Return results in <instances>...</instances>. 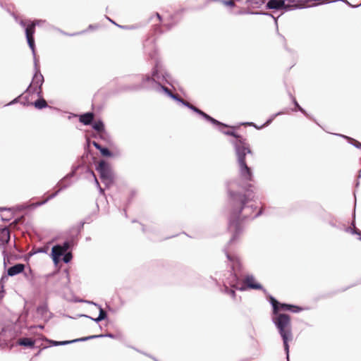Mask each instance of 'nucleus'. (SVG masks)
<instances>
[{
	"label": "nucleus",
	"mask_w": 361,
	"mask_h": 361,
	"mask_svg": "<svg viewBox=\"0 0 361 361\" xmlns=\"http://www.w3.org/2000/svg\"><path fill=\"white\" fill-rule=\"evenodd\" d=\"M223 133H225V134H226V135H233V136H234V137H235L237 138L236 141H235V142H233L234 145H235V142H237V141H238L239 140H242L245 142V141H244L242 138L239 137V136H238L237 135H235L233 132L224 131Z\"/></svg>",
	"instance_id": "26"
},
{
	"label": "nucleus",
	"mask_w": 361,
	"mask_h": 361,
	"mask_svg": "<svg viewBox=\"0 0 361 361\" xmlns=\"http://www.w3.org/2000/svg\"><path fill=\"white\" fill-rule=\"evenodd\" d=\"M34 105L37 109H42L47 106V102L44 99H38L35 102Z\"/></svg>",
	"instance_id": "21"
},
{
	"label": "nucleus",
	"mask_w": 361,
	"mask_h": 361,
	"mask_svg": "<svg viewBox=\"0 0 361 361\" xmlns=\"http://www.w3.org/2000/svg\"><path fill=\"white\" fill-rule=\"evenodd\" d=\"M221 290L222 293L231 296L233 300H235L236 294L235 288H231L230 286H226L225 283H223V287Z\"/></svg>",
	"instance_id": "15"
},
{
	"label": "nucleus",
	"mask_w": 361,
	"mask_h": 361,
	"mask_svg": "<svg viewBox=\"0 0 361 361\" xmlns=\"http://www.w3.org/2000/svg\"><path fill=\"white\" fill-rule=\"evenodd\" d=\"M43 76L41 73H36L32 78L30 86L34 89L40 88L43 83Z\"/></svg>",
	"instance_id": "14"
},
{
	"label": "nucleus",
	"mask_w": 361,
	"mask_h": 361,
	"mask_svg": "<svg viewBox=\"0 0 361 361\" xmlns=\"http://www.w3.org/2000/svg\"><path fill=\"white\" fill-rule=\"evenodd\" d=\"M93 337H82V338L74 339L72 341H56L51 340V341H49V343L54 346L65 345H68V344L73 343L86 341L90 340Z\"/></svg>",
	"instance_id": "12"
},
{
	"label": "nucleus",
	"mask_w": 361,
	"mask_h": 361,
	"mask_svg": "<svg viewBox=\"0 0 361 361\" xmlns=\"http://www.w3.org/2000/svg\"><path fill=\"white\" fill-rule=\"evenodd\" d=\"M38 20L32 22L30 25H26L24 21L20 22V25L25 27V35L27 41V44L31 49L32 54L35 55V41H34V33L36 25L39 24Z\"/></svg>",
	"instance_id": "7"
},
{
	"label": "nucleus",
	"mask_w": 361,
	"mask_h": 361,
	"mask_svg": "<svg viewBox=\"0 0 361 361\" xmlns=\"http://www.w3.org/2000/svg\"><path fill=\"white\" fill-rule=\"evenodd\" d=\"M65 274V276L66 277L68 281H69V276H68V273L67 271H65L64 273Z\"/></svg>",
	"instance_id": "38"
},
{
	"label": "nucleus",
	"mask_w": 361,
	"mask_h": 361,
	"mask_svg": "<svg viewBox=\"0 0 361 361\" xmlns=\"http://www.w3.org/2000/svg\"><path fill=\"white\" fill-rule=\"evenodd\" d=\"M229 228L231 231H235V232H239L241 229L240 228V226H238V222L235 221H231L230 223Z\"/></svg>",
	"instance_id": "23"
},
{
	"label": "nucleus",
	"mask_w": 361,
	"mask_h": 361,
	"mask_svg": "<svg viewBox=\"0 0 361 361\" xmlns=\"http://www.w3.org/2000/svg\"><path fill=\"white\" fill-rule=\"evenodd\" d=\"M247 124L249 125V126H254L253 123H247Z\"/></svg>",
	"instance_id": "39"
},
{
	"label": "nucleus",
	"mask_w": 361,
	"mask_h": 361,
	"mask_svg": "<svg viewBox=\"0 0 361 361\" xmlns=\"http://www.w3.org/2000/svg\"><path fill=\"white\" fill-rule=\"evenodd\" d=\"M355 143H353V145L356 147H361V143H360L359 142L356 141V140H354Z\"/></svg>",
	"instance_id": "36"
},
{
	"label": "nucleus",
	"mask_w": 361,
	"mask_h": 361,
	"mask_svg": "<svg viewBox=\"0 0 361 361\" xmlns=\"http://www.w3.org/2000/svg\"><path fill=\"white\" fill-rule=\"evenodd\" d=\"M360 239L361 240V237L360 238Z\"/></svg>",
	"instance_id": "41"
},
{
	"label": "nucleus",
	"mask_w": 361,
	"mask_h": 361,
	"mask_svg": "<svg viewBox=\"0 0 361 361\" xmlns=\"http://www.w3.org/2000/svg\"><path fill=\"white\" fill-rule=\"evenodd\" d=\"M270 303L273 307V314H280L279 311L281 310H288L293 312H299L302 310V307L296 305L281 303L272 296H270Z\"/></svg>",
	"instance_id": "6"
},
{
	"label": "nucleus",
	"mask_w": 361,
	"mask_h": 361,
	"mask_svg": "<svg viewBox=\"0 0 361 361\" xmlns=\"http://www.w3.org/2000/svg\"><path fill=\"white\" fill-rule=\"evenodd\" d=\"M272 321L280 334L283 343L284 350L286 354V360L289 361L288 342L293 340L292 326L290 317L287 314H274Z\"/></svg>",
	"instance_id": "2"
},
{
	"label": "nucleus",
	"mask_w": 361,
	"mask_h": 361,
	"mask_svg": "<svg viewBox=\"0 0 361 361\" xmlns=\"http://www.w3.org/2000/svg\"><path fill=\"white\" fill-rule=\"evenodd\" d=\"M92 145L95 147L96 149L100 150L101 148L102 147L100 145H99L97 142H92Z\"/></svg>",
	"instance_id": "31"
},
{
	"label": "nucleus",
	"mask_w": 361,
	"mask_h": 361,
	"mask_svg": "<svg viewBox=\"0 0 361 361\" xmlns=\"http://www.w3.org/2000/svg\"><path fill=\"white\" fill-rule=\"evenodd\" d=\"M95 182H96L97 185H99V183H98L97 180V178H95Z\"/></svg>",
	"instance_id": "40"
},
{
	"label": "nucleus",
	"mask_w": 361,
	"mask_h": 361,
	"mask_svg": "<svg viewBox=\"0 0 361 361\" xmlns=\"http://www.w3.org/2000/svg\"><path fill=\"white\" fill-rule=\"evenodd\" d=\"M97 170L104 183L107 186L110 185L113 181V173L109 164L104 160L100 161L97 166Z\"/></svg>",
	"instance_id": "5"
},
{
	"label": "nucleus",
	"mask_w": 361,
	"mask_h": 361,
	"mask_svg": "<svg viewBox=\"0 0 361 361\" xmlns=\"http://www.w3.org/2000/svg\"><path fill=\"white\" fill-rule=\"evenodd\" d=\"M7 245L8 248H16V244L15 240L11 239L10 231L8 228H0V245Z\"/></svg>",
	"instance_id": "10"
},
{
	"label": "nucleus",
	"mask_w": 361,
	"mask_h": 361,
	"mask_svg": "<svg viewBox=\"0 0 361 361\" xmlns=\"http://www.w3.org/2000/svg\"><path fill=\"white\" fill-rule=\"evenodd\" d=\"M4 295H5V290L4 288V286L2 285V289H0V298L3 299V298L4 297Z\"/></svg>",
	"instance_id": "30"
},
{
	"label": "nucleus",
	"mask_w": 361,
	"mask_h": 361,
	"mask_svg": "<svg viewBox=\"0 0 361 361\" xmlns=\"http://www.w3.org/2000/svg\"><path fill=\"white\" fill-rule=\"evenodd\" d=\"M7 279L6 276H2L1 280H0V288L2 289V285L4 286V279Z\"/></svg>",
	"instance_id": "32"
},
{
	"label": "nucleus",
	"mask_w": 361,
	"mask_h": 361,
	"mask_svg": "<svg viewBox=\"0 0 361 361\" xmlns=\"http://www.w3.org/2000/svg\"><path fill=\"white\" fill-rule=\"evenodd\" d=\"M18 343L22 346L32 348L35 345V341L29 338H22L18 341Z\"/></svg>",
	"instance_id": "18"
},
{
	"label": "nucleus",
	"mask_w": 361,
	"mask_h": 361,
	"mask_svg": "<svg viewBox=\"0 0 361 361\" xmlns=\"http://www.w3.org/2000/svg\"><path fill=\"white\" fill-rule=\"evenodd\" d=\"M92 127L95 130L98 132H101L104 130V124L100 121L94 122L92 125Z\"/></svg>",
	"instance_id": "22"
},
{
	"label": "nucleus",
	"mask_w": 361,
	"mask_h": 361,
	"mask_svg": "<svg viewBox=\"0 0 361 361\" xmlns=\"http://www.w3.org/2000/svg\"><path fill=\"white\" fill-rule=\"evenodd\" d=\"M47 250H34V252L30 253L31 255H34L37 252H46Z\"/></svg>",
	"instance_id": "34"
},
{
	"label": "nucleus",
	"mask_w": 361,
	"mask_h": 361,
	"mask_svg": "<svg viewBox=\"0 0 361 361\" xmlns=\"http://www.w3.org/2000/svg\"><path fill=\"white\" fill-rule=\"evenodd\" d=\"M284 5L283 0H270L267 4V7L270 9H277L282 8Z\"/></svg>",
	"instance_id": "16"
},
{
	"label": "nucleus",
	"mask_w": 361,
	"mask_h": 361,
	"mask_svg": "<svg viewBox=\"0 0 361 361\" xmlns=\"http://www.w3.org/2000/svg\"><path fill=\"white\" fill-rule=\"evenodd\" d=\"M279 114H281V113H278L277 114L273 116V117L271 119L267 121V122L266 123V125L269 124L272 121V120L274 118V117L276 116L277 115H279Z\"/></svg>",
	"instance_id": "35"
},
{
	"label": "nucleus",
	"mask_w": 361,
	"mask_h": 361,
	"mask_svg": "<svg viewBox=\"0 0 361 361\" xmlns=\"http://www.w3.org/2000/svg\"><path fill=\"white\" fill-rule=\"evenodd\" d=\"M146 79H147V80H153V81H157V70H154V71H153V73H152V78H150V77L147 76V77L146 78Z\"/></svg>",
	"instance_id": "27"
},
{
	"label": "nucleus",
	"mask_w": 361,
	"mask_h": 361,
	"mask_svg": "<svg viewBox=\"0 0 361 361\" xmlns=\"http://www.w3.org/2000/svg\"><path fill=\"white\" fill-rule=\"evenodd\" d=\"M226 255L231 263V267L233 272L229 274V276L223 281V283L226 286H230L231 288H235L239 290V288L242 284V281L240 277L238 276L237 271L241 268V262L239 257L234 253L231 252H226Z\"/></svg>",
	"instance_id": "3"
},
{
	"label": "nucleus",
	"mask_w": 361,
	"mask_h": 361,
	"mask_svg": "<svg viewBox=\"0 0 361 361\" xmlns=\"http://www.w3.org/2000/svg\"><path fill=\"white\" fill-rule=\"evenodd\" d=\"M81 302L93 305L96 306L99 309V316L97 318H92V317L85 315V314L82 315L83 317L89 318L97 323L106 319L107 313L103 310V308L101 307V305H99V304H97L93 301H90V300H81Z\"/></svg>",
	"instance_id": "11"
},
{
	"label": "nucleus",
	"mask_w": 361,
	"mask_h": 361,
	"mask_svg": "<svg viewBox=\"0 0 361 361\" xmlns=\"http://www.w3.org/2000/svg\"><path fill=\"white\" fill-rule=\"evenodd\" d=\"M160 90H161L169 97H170L172 99H173L178 101V102L183 104V105L188 106L190 109L193 110L195 112H196V113L199 114L200 115L202 116L207 120L211 121L212 123L225 126L224 124L221 123L219 121H216V119L212 118L211 116H209V115L206 114L205 113H204L201 110L198 109L195 106L191 105L188 102H185V101H183V99H180V98H178L176 95L173 94L168 88H166V87H165L164 86H160Z\"/></svg>",
	"instance_id": "4"
},
{
	"label": "nucleus",
	"mask_w": 361,
	"mask_h": 361,
	"mask_svg": "<svg viewBox=\"0 0 361 361\" xmlns=\"http://www.w3.org/2000/svg\"><path fill=\"white\" fill-rule=\"evenodd\" d=\"M75 246V244L73 240L71 241H65L63 245H54L51 248H71V247Z\"/></svg>",
	"instance_id": "19"
},
{
	"label": "nucleus",
	"mask_w": 361,
	"mask_h": 361,
	"mask_svg": "<svg viewBox=\"0 0 361 361\" xmlns=\"http://www.w3.org/2000/svg\"><path fill=\"white\" fill-rule=\"evenodd\" d=\"M295 104L296 105V106L298 108V109L302 111V112H305L304 110L298 105V104L297 103V102H295Z\"/></svg>",
	"instance_id": "37"
},
{
	"label": "nucleus",
	"mask_w": 361,
	"mask_h": 361,
	"mask_svg": "<svg viewBox=\"0 0 361 361\" xmlns=\"http://www.w3.org/2000/svg\"><path fill=\"white\" fill-rule=\"evenodd\" d=\"M68 250H51V257L53 262L55 265L61 262L64 263H68L72 257V253L71 252H66Z\"/></svg>",
	"instance_id": "8"
},
{
	"label": "nucleus",
	"mask_w": 361,
	"mask_h": 361,
	"mask_svg": "<svg viewBox=\"0 0 361 361\" xmlns=\"http://www.w3.org/2000/svg\"><path fill=\"white\" fill-rule=\"evenodd\" d=\"M101 154L104 157H111L112 153L107 149L104 147H102L99 150Z\"/></svg>",
	"instance_id": "24"
},
{
	"label": "nucleus",
	"mask_w": 361,
	"mask_h": 361,
	"mask_svg": "<svg viewBox=\"0 0 361 361\" xmlns=\"http://www.w3.org/2000/svg\"><path fill=\"white\" fill-rule=\"evenodd\" d=\"M3 255H4V264L6 265V262L10 263L9 259H8V254L6 252V250H4Z\"/></svg>",
	"instance_id": "28"
},
{
	"label": "nucleus",
	"mask_w": 361,
	"mask_h": 361,
	"mask_svg": "<svg viewBox=\"0 0 361 361\" xmlns=\"http://www.w3.org/2000/svg\"><path fill=\"white\" fill-rule=\"evenodd\" d=\"M25 269V265L23 264H16L10 268H8L7 271V274L10 276H16L23 271Z\"/></svg>",
	"instance_id": "13"
},
{
	"label": "nucleus",
	"mask_w": 361,
	"mask_h": 361,
	"mask_svg": "<svg viewBox=\"0 0 361 361\" xmlns=\"http://www.w3.org/2000/svg\"><path fill=\"white\" fill-rule=\"evenodd\" d=\"M247 289L263 290L265 291L262 286L255 281V279L252 274H247L245 276L242 281L240 287L239 288V290L240 291H245Z\"/></svg>",
	"instance_id": "9"
},
{
	"label": "nucleus",
	"mask_w": 361,
	"mask_h": 361,
	"mask_svg": "<svg viewBox=\"0 0 361 361\" xmlns=\"http://www.w3.org/2000/svg\"><path fill=\"white\" fill-rule=\"evenodd\" d=\"M93 118L94 115L92 113H86L80 116V121L84 125H89L92 123Z\"/></svg>",
	"instance_id": "17"
},
{
	"label": "nucleus",
	"mask_w": 361,
	"mask_h": 361,
	"mask_svg": "<svg viewBox=\"0 0 361 361\" xmlns=\"http://www.w3.org/2000/svg\"><path fill=\"white\" fill-rule=\"evenodd\" d=\"M250 1L257 5H260L263 3L262 0H250Z\"/></svg>",
	"instance_id": "33"
},
{
	"label": "nucleus",
	"mask_w": 361,
	"mask_h": 361,
	"mask_svg": "<svg viewBox=\"0 0 361 361\" xmlns=\"http://www.w3.org/2000/svg\"><path fill=\"white\" fill-rule=\"evenodd\" d=\"M222 3L226 6H233L234 1L233 0H223Z\"/></svg>",
	"instance_id": "29"
},
{
	"label": "nucleus",
	"mask_w": 361,
	"mask_h": 361,
	"mask_svg": "<svg viewBox=\"0 0 361 361\" xmlns=\"http://www.w3.org/2000/svg\"><path fill=\"white\" fill-rule=\"evenodd\" d=\"M235 150L238 164L239 181H233L228 185V192L231 199L233 201L238 200L241 204L240 210L235 215L238 216L242 213L243 218L256 217L259 216V214L257 213L252 214V206H245V197L240 194V191L237 190L239 188L242 190H247L251 186L250 181L252 179V173L245 161V155L250 154L251 150L248 145L242 140H239L235 142ZM237 217L238 218V216Z\"/></svg>",
	"instance_id": "1"
},
{
	"label": "nucleus",
	"mask_w": 361,
	"mask_h": 361,
	"mask_svg": "<svg viewBox=\"0 0 361 361\" xmlns=\"http://www.w3.org/2000/svg\"><path fill=\"white\" fill-rule=\"evenodd\" d=\"M89 337H93L92 339H94V338H102V337L114 338V336L111 334H108L92 335V336H90Z\"/></svg>",
	"instance_id": "25"
},
{
	"label": "nucleus",
	"mask_w": 361,
	"mask_h": 361,
	"mask_svg": "<svg viewBox=\"0 0 361 361\" xmlns=\"http://www.w3.org/2000/svg\"><path fill=\"white\" fill-rule=\"evenodd\" d=\"M37 312L41 315L46 314L48 312V306L47 303L39 305L37 309Z\"/></svg>",
	"instance_id": "20"
}]
</instances>
